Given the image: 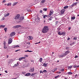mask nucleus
I'll return each mask as SVG.
<instances>
[{
	"mask_svg": "<svg viewBox=\"0 0 79 79\" xmlns=\"http://www.w3.org/2000/svg\"><path fill=\"white\" fill-rule=\"evenodd\" d=\"M59 76H60V75H58L57 76H56L54 77V78L55 79H57V78H58V77H59Z\"/></svg>",
	"mask_w": 79,
	"mask_h": 79,
	"instance_id": "31",
	"label": "nucleus"
},
{
	"mask_svg": "<svg viewBox=\"0 0 79 79\" xmlns=\"http://www.w3.org/2000/svg\"><path fill=\"white\" fill-rule=\"evenodd\" d=\"M64 69H62L61 70V71H64Z\"/></svg>",
	"mask_w": 79,
	"mask_h": 79,
	"instance_id": "49",
	"label": "nucleus"
},
{
	"mask_svg": "<svg viewBox=\"0 0 79 79\" xmlns=\"http://www.w3.org/2000/svg\"><path fill=\"white\" fill-rule=\"evenodd\" d=\"M71 29V27H69V30H70V29Z\"/></svg>",
	"mask_w": 79,
	"mask_h": 79,
	"instance_id": "61",
	"label": "nucleus"
},
{
	"mask_svg": "<svg viewBox=\"0 0 79 79\" xmlns=\"http://www.w3.org/2000/svg\"><path fill=\"white\" fill-rule=\"evenodd\" d=\"M18 2H14L13 4V6H15V5H16L17 3Z\"/></svg>",
	"mask_w": 79,
	"mask_h": 79,
	"instance_id": "25",
	"label": "nucleus"
},
{
	"mask_svg": "<svg viewBox=\"0 0 79 79\" xmlns=\"http://www.w3.org/2000/svg\"><path fill=\"white\" fill-rule=\"evenodd\" d=\"M23 60V59H22V58L21 57L20 58H19V61H21V60Z\"/></svg>",
	"mask_w": 79,
	"mask_h": 79,
	"instance_id": "42",
	"label": "nucleus"
},
{
	"mask_svg": "<svg viewBox=\"0 0 79 79\" xmlns=\"http://www.w3.org/2000/svg\"><path fill=\"white\" fill-rule=\"evenodd\" d=\"M4 30L5 31V32H6V31L7 30V28H5L4 29Z\"/></svg>",
	"mask_w": 79,
	"mask_h": 79,
	"instance_id": "44",
	"label": "nucleus"
},
{
	"mask_svg": "<svg viewBox=\"0 0 79 79\" xmlns=\"http://www.w3.org/2000/svg\"><path fill=\"white\" fill-rule=\"evenodd\" d=\"M53 10H51L50 11L49 15L50 16H51V15H53Z\"/></svg>",
	"mask_w": 79,
	"mask_h": 79,
	"instance_id": "10",
	"label": "nucleus"
},
{
	"mask_svg": "<svg viewBox=\"0 0 79 79\" xmlns=\"http://www.w3.org/2000/svg\"><path fill=\"white\" fill-rule=\"evenodd\" d=\"M55 71H56L54 69H52V72H55Z\"/></svg>",
	"mask_w": 79,
	"mask_h": 79,
	"instance_id": "48",
	"label": "nucleus"
},
{
	"mask_svg": "<svg viewBox=\"0 0 79 79\" xmlns=\"http://www.w3.org/2000/svg\"><path fill=\"white\" fill-rule=\"evenodd\" d=\"M5 27V25H1L0 26V28H2V27Z\"/></svg>",
	"mask_w": 79,
	"mask_h": 79,
	"instance_id": "22",
	"label": "nucleus"
},
{
	"mask_svg": "<svg viewBox=\"0 0 79 79\" xmlns=\"http://www.w3.org/2000/svg\"><path fill=\"white\" fill-rule=\"evenodd\" d=\"M31 39H32V37H31V36H29L28 40H31Z\"/></svg>",
	"mask_w": 79,
	"mask_h": 79,
	"instance_id": "34",
	"label": "nucleus"
},
{
	"mask_svg": "<svg viewBox=\"0 0 79 79\" xmlns=\"http://www.w3.org/2000/svg\"><path fill=\"white\" fill-rule=\"evenodd\" d=\"M24 19V17L23 16H21L20 17L19 20L18 21L17 23H22V21H23Z\"/></svg>",
	"mask_w": 79,
	"mask_h": 79,
	"instance_id": "2",
	"label": "nucleus"
},
{
	"mask_svg": "<svg viewBox=\"0 0 79 79\" xmlns=\"http://www.w3.org/2000/svg\"><path fill=\"white\" fill-rule=\"evenodd\" d=\"M65 19V18H64V17H63L62 18V21L63 22L64 21V20Z\"/></svg>",
	"mask_w": 79,
	"mask_h": 79,
	"instance_id": "23",
	"label": "nucleus"
},
{
	"mask_svg": "<svg viewBox=\"0 0 79 79\" xmlns=\"http://www.w3.org/2000/svg\"><path fill=\"white\" fill-rule=\"evenodd\" d=\"M31 61V62H33V63H34V60H32Z\"/></svg>",
	"mask_w": 79,
	"mask_h": 79,
	"instance_id": "64",
	"label": "nucleus"
},
{
	"mask_svg": "<svg viewBox=\"0 0 79 79\" xmlns=\"http://www.w3.org/2000/svg\"><path fill=\"white\" fill-rule=\"evenodd\" d=\"M13 61V60L12 59L10 60H9V63H11V62H12V61Z\"/></svg>",
	"mask_w": 79,
	"mask_h": 79,
	"instance_id": "30",
	"label": "nucleus"
},
{
	"mask_svg": "<svg viewBox=\"0 0 79 79\" xmlns=\"http://www.w3.org/2000/svg\"><path fill=\"white\" fill-rule=\"evenodd\" d=\"M69 51H66L65 52V53H63L64 56H66L68 53H69Z\"/></svg>",
	"mask_w": 79,
	"mask_h": 79,
	"instance_id": "4",
	"label": "nucleus"
},
{
	"mask_svg": "<svg viewBox=\"0 0 79 79\" xmlns=\"http://www.w3.org/2000/svg\"><path fill=\"white\" fill-rule=\"evenodd\" d=\"M35 74V73H32L31 75V76H34V75Z\"/></svg>",
	"mask_w": 79,
	"mask_h": 79,
	"instance_id": "45",
	"label": "nucleus"
},
{
	"mask_svg": "<svg viewBox=\"0 0 79 79\" xmlns=\"http://www.w3.org/2000/svg\"><path fill=\"white\" fill-rule=\"evenodd\" d=\"M25 73H26V72H22V73L23 74V75H25Z\"/></svg>",
	"mask_w": 79,
	"mask_h": 79,
	"instance_id": "37",
	"label": "nucleus"
},
{
	"mask_svg": "<svg viewBox=\"0 0 79 79\" xmlns=\"http://www.w3.org/2000/svg\"><path fill=\"white\" fill-rule=\"evenodd\" d=\"M48 64V63H47V64L44 63L43 64V66H45V67H46L47 66Z\"/></svg>",
	"mask_w": 79,
	"mask_h": 79,
	"instance_id": "18",
	"label": "nucleus"
},
{
	"mask_svg": "<svg viewBox=\"0 0 79 79\" xmlns=\"http://www.w3.org/2000/svg\"><path fill=\"white\" fill-rule=\"evenodd\" d=\"M71 19H76V17L75 16L73 17L72 18H71Z\"/></svg>",
	"mask_w": 79,
	"mask_h": 79,
	"instance_id": "27",
	"label": "nucleus"
},
{
	"mask_svg": "<svg viewBox=\"0 0 79 79\" xmlns=\"http://www.w3.org/2000/svg\"><path fill=\"white\" fill-rule=\"evenodd\" d=\"M19 66V64H18V62H17V63L15 64L13 66V67H16V66Z\"/></svg>",
	"mask_w": 79,
	"mask_h": 79,
	"instance_id": "13",
	"label": "nucleus"
},
{
	"mask_svg": "<svg viewBox=\"0 0 79 79\" xmlns=\"http://www.w3.org/2000/svg\"><path fill=\"white\" fill-rule=\"evenodd\" d=\"M12 41H13V40H12V39L11 38L9 39L8 42V44H11Z\"/></svg>",
	"mask_w": 79,
	"mask_h": 79,
	"instance_id": "6",
	"label": "nucleus"
},
{
	"mask_svg": "<svg viewBox=\"0 0 79 79\" xmlns=\"http://www.w3.org/2000/svg\"><path fill=\"white\" fill-rule=\"evenodd\" d=\"M66 50H69V47H66Z\"/></svg>",
	"mask_w": 79,
	"mask_h": 79,
	"instance_id": "46",
	"label": "nucleus"
},
{
	"mask_svg": "<svg viewBox=\"0 0 79 79\" xmlns=\"http://www.w3.org/2000/svg\"><path fill=\"white\" fill-rule=\"evenodd\" d=\"M27 11L28 12H30L31 11V10H29L28 9Z\"/></svg>",
	"mask_w": 79,
	"mask_h": 79,
	"instance_id": "47",
	"label": "nucleus"
},
{
	"mask_svg": "<svg viewBox=\"0 0 79 79\" xmlns=\"http://www.w3.org/2000/svg\"><path fill=\"white\" fill-rule=\"evenodd\" d=\"M76 76H77V74H76L75 78H76Z\"/></svg>",
	"mask_w": 79,
	"mask_h": 79,
	"instance_id": "62",
	"label": "nucleus"
},
{
	"mask_svg": "<svg viewBox=\"0 0 79 79\" xmlns=\"http://www.w3.org/2000/svg\"><path fill=\"white\" fill-rule=\"evenodd\" d=\"M43 73H47V70H44L43 71Z\"/></svg>",
	"mask_w": 79,
	"mask_h": 79,
	"instance_id": "35",
	"label": "nucleus"
},
{
	"mask_svg": "<svg viewBox=\"0 0 79 79\" xmlns=\"http://www.w3.org/2000/svg\"><path fill=\"white\" fill-rule=\"evenodd\" d=\"M6 56H7L6 58H8V57H9V56L7 55Z\"/></svg>",
	"mask_w": 79,
	"mask_h": 79,
	"instance_id": "63",
	"label": "nucleus"
},
{
	"mask_svg": "<svg viewBox=\"0 0 79 79\" xmlns=\"http://www.w3.org/2000/svg\"><path fill=\"white\" fill-rule=\"evenodd\" d=\"M42 60H43V59L42 58H40L39 59V61L40 62V63H42Z\"/></svg>",
	"mask_w": 79,
	"mask_h": 79,
	"instance_id": "21",
	"label": "nucleus"
},
{
	"mask_svg": "<svg viewBox=\"0 0 79 79\" xmlns=\"http://www.w3.org/2000/svg\"><path fill=\"white\" fill-rule=\"evenodd\" d=\"M4 48L5 49H6V45H4Z\"/></svg>",
	"mask_w": 79,
	"mask_h": 79,
	"instance_id": "43",
	"label": "nucleus"
},
{
	"mask_svg": "<svg viewBox=\"0 0 79 79\" xmlns=\"http://www.w3.org/2000/svg\"><path fill=\"white\" fill-rule=\"evenodd\" d=\"M34 67L32 68L29 71L30 72H34Z\"/></svg>",
	"mask_w": 79,
	"mask_h": 79,
	"instance_id": "12",
	"label": "nucleus"
},
{
	"mask_svg": "<svg viewBox=\"0 0 79 79\" xmlns=\"http://www.w3.org/2000/svg\"><path fill=\"white\" fill-rule=\"evenodd\" d=\"M15 35V32H12L10 34V35L11 37H13V36H14Z\"/></svg>",
	"mask_w": 79,
	"mask_h": 79,
	"instance_id": "7",
	"label": "nucleus"
},
{
	"mask_svg": "<svg viewBox=\"0 0 79 79\" xmlns=\"http://www.w3.org/2000/svg\"><path fill=\"white\" fill-rule=\"evenodd\" d=\"M59 58H61V57H62V58H63V57H64L65 56H64V55L63 53L62 54L60 55H59Z\"/></svg>",
	"mask_w": 79,
	"mask_h": 79,
	"instance_id": "9",
	"label": "nucleus"
},
{
	"mask_svg": "<svg viewBox=\"0 0 79 79\" xmlns=\"http://www.w3.org/2000/svg\"><path fill=\"white\" fill-rule=\"evenodd\" d=\"M16 47H19V46L18 45H13L12 46V48H16Z\"/></svg>",
	"mask_w": 79,
	"mask_h": 79,
	"instance_id": "11",
	"label": "nucleus"
},
{
	"mask_svg": "<svg viewBox=\"0 0 79 79\" xmlns=\"http://www.w3.org/2000/svg\"><path fill=\"white\" fill-rule=\"evenodd\" d=\"M77 67H79V66H75L74 65L73 66V68H77Z\"/></svg>",
	"mask_w": 79,
	"mask_h": 79,
	"instance_id": "32",
	"label": "nucleus"
},
{
	"mask_svg": "<svg viewBox=\"0 0 79 79\" xmlns=\"http://www.w3.org/2000/svg\"><path fill=\"white\" fill-rule=\"evenodd\" d=\"M48 30H49V29H48V27L45 26L44 27L42 31V32L43 33H47V32L48 31Z\"/></svg>",
	"mask_w": 79,
	"mask_h": 79,
	"instance_id": "1",
	"label": "nucleus"
},
{
	"mask_svg": "<svg viewBox=\"0 0 79 79\" xmlns=\"http://www.w3.org/2000/svg\"><path fill=\"white\" fill-rule=\"evenodd\" d=\"M49 21H51V20H52V18H49Z\"/></svg>",
	"mask_w": 79,
	"mask_h": 79,
	"instance_id": "50",
	"label": "nucleus"
},
{
	"mask_svg": "<svg viewBox=\"0 0 79 79\" xmlns=\"http://www.w3.org/2000/svg\"><path fill=\"white\" fill-rule=\"evenodd\" d=\"M60 29H61V28L60 27H58L57 28L58 31H60Z\"/></svg>",
	"mask_w": 79,
	"mask_h": 79,
	"instance_id": "36",
	"label": "nucleus"
},
{
	"mask_svg": "<svg viewBox=\"0 0 79 79\" xmlns=\"http://www.w3.org/2000/svg\"><path fill=\"white\" fill-rule=\"evenodd\" d=\"M70 40V38L69 37L67 39V40Z\"/></svg>",
	"mask_w": 79,
	"mask_h": 79,
	"instance_id": "56",
	"label": "nucleus"
},
{
	"mask_svg": "<svg viewBox=\"0 0 79 79\" xmlns=\"http://www.w3.org/2000/svg\"><path fill=\"white\" fill-rule=\"evenodd\" d=\"M30 75H31V73H27L25 75V76H30Z\"/></svg>",
	"mask_w": 79,
	"mask_h": 79,
	"instance_id": "16",
	"label": "nucleus"
},
{
	"mask_svg": "<svg viewBox=\"0 0 79 79\" xmlns=\"http://www.w3.org/2000/svg\"><path fill=\"white\" fill-rule=\"evenodd\" d=\"M3 44H4V45H6V42H4V43H3Z\"/></svg>",
	"mask_w": 79,
	"mask_h": 79,
	"instance_id": "52",
	"label": "nucleus"
},
{
	"mask_svg": "<svg viewBox=\"0 0 79 79\" xmlns=\"http://www.w3.org/2000/svg\"><path fill=\"white\" fill-rule=\"evenodd\" d=\"M40 42H38V43H35V45H37V44H40Z\"/></svg>",
	"mask_w": 79,
	"mask_h": 79,
	"instance_id": "39",
	"label": "nucleus"
},
{
	"mask_svg": "<svg viewBox=\"0 0 79 79\" xmlns=\"http://www.w3.org/2000/svg\"><path fill=\"white\" fill-rule=\"evenodd\" d=\"M73 40H77V37H74L73 38Z\"/></svg>",
	"mask_w": 79,
	"mask_h": 79,
	"instance_id": "38",
	"label": "nucleus"
},
{
	"mask_svg": "<svg viewBox=\"0 0 79 79\" xmlns=\"http://www.w3.org/2000/svg\"><path fill=\"white\" fill-rule=\"evenodd\" d=\"M6 2V1L4 0L2 1V3H5Z\"/></svg>",
	"mask_w": 79,
	"mask_h": 79,
	"instance_id": "51",
	"label": "nucleus"
},
{
	"mask_svg": "<svg viewBox=\"0 0 79 79\" xmlns=\"http://www.w3.org/2000/svg\"><path fill=\"white\" fill-rule=\"evenodd\" d=\"M45 0H42L41 1V2L40 3V5H42V3H45Z\"/></svg>",
	"mask_w": 79,
	"mask_h": 79,
	"instance_id": "15",
	"label": "nucleus"
},
{
	"mask_svg": "<svg viewBox=\"0 0 79 79\" xmlns=\"http://www.w3.org/2000/svg\"><path fill=\"white\" fill-rule=\"evenodd\" d=\"M58 35H62L61 34V31H57Z\"/></svg>",
	"mask_w": 79,
	"mask_h": 79,
	"instance_id": "19",
	"label": "nucleus"
},
{
	"mask_svg": "<svg viewBox=\"0 0 79 79\" xmlns=\"http://www.w3.org/2000/svg\"><path fill=\"white\" fill-rule=\"evenodd\" d=\"M27 44H30V43L29 42H28L27 43Z\"/></svg>",
	"mask_w": 79,
	"mask_h": 79,
	"instance_id": "57",
	"label": "nucleus"
},
{
	"mask_svg": "<svg viewBox=\"0 0 79 79\" xmlns=\"http://www.w3.org/2000/svg\"><path fill=\"white\" fill-rule=\"evenodd\" d=\"M21 27V25H18L13 27V28H18V27Z\"/></svg>",
	"mask_w": 79,
	"mask_h": 79,
	"instance_id": "8",
	"label": "nucleus"
},
{
	"mask_svg": "<svg viewBox=\"0 0 79 79\" xmlns=\"http://www.w3.org/2000/svg\"><path fill=\"white\" fill-rule=\"evenodd\" d=\"M40 73H44V72L42 71H40Z\"/></svg>",
	"mask_w": 79,
	"mask_h": 79,
	"instance_id": "60",
	"label": "nucleus"
},
{
	"mask_svg": "<svg viewBox=\"0 0 79 79\" xmlns=\"http://www.w3.org/2000/svg\"><path fill=\"white\" fill-rule=\"evenodd\" d=\"M47 8H44L43 9L44 11H47Z\"/></svg>",
	"mask_w": 79,
	"mask_h": 79,
	"instance_id": "40",
	"label": "nucleus"
},
{
	"mask_svg": "<svg viewBox=\"0 0 79 79\" xmlns=\"http://www.w3.org/2000/svg\"><path fill=\"white\" fill-rule=\"evenodd\" d=\"M9 15H10V13H7V14H6L5 16L4 17H6L7 16H9Z\"/></svg>",
	"mask_w": 79,
	"mask_h": 79,
	"instance_id": "17",
	"label": "nucleus"
},
{
	"mask_svg": "<svg viewBox=\"0 0 79 79\" xmlns=\"http://www.w3.org/2000/svg\"><path fill=\"white\" fill-rule=\"evenodd\" d=\"M40 13H42V10H40Z\"/></svg>",
	"mask_w": 79,
	"mask_h": 79,
	"instance_id": "59",
	"label": "nucleus"
},
{
	"mask_svg": "<svg viewBox=\"0 0 79 79\" xmlns=\"http://www.w3.org/2000/svg\"><path fill=\"white\" fill-rule=\"evenodd\" d=\"M58 21H56V25L57 24H58Z\"/></svg>",
	"mask_w": 79,
	"mask_h": 79,
	"instance_id": "41",
	"label": "nucleus"
},
{
	"mask_svg": "<svg viewBox=\"0 0 79 79\" xmlns=\"http://www.w3.org/2000/svg\"><path fill=\"white\" fill-rule=\"evenodd\" d=\"M65 11V9H63L62 10L60 11V15H62L63 14H64V11Z\"/></svg>",
	"mask_w": 79,
	"mask_h": 79,
	"instance_id": "5",
	"label": "nucleus"
},
{
	"mask_svg": "<svg viewBox=\"0 0 79 79\" xmlns=\"http://www.w3.org/2000/svg\"><path fill=\"white\" fill-rule=\"evenodd\" d=\"M19 50H20V49H19V50H16V51H15V52H18V51H19Z\"/></svg>",
	"mask_w": 79,
	"mask_h": 79,
	"instance_id": "55",
	"label": "nucleus"
},
{
	"mask_svg": "<svg viewBox=\"0 0 79 79\" xmlns=\"http://www.w3.org/2000/svg\"><path fill=\"white\" fill-rule=\"evenodd\" d=\"M73 74V73L71 72H69L68 73V74H69V75H71Z\"/></svg>",
	"mask_w": 79,
	"mask_h": 79,
	"instance_id": "24",
	"label": "nucleus"
},
{
	"mask_svg": "<svg viewBox=\"0 0 79 79\" xmlns=\"http://www.w3.org/2000/svg\"><path fill=\"white\" fill-rule=\"evenodd\" d=\"M68 7H69L68 6H64V9H66V8H68Z\"/></svg>",
	"mask_w": 79,
	"mask_h": 79,
	"instance_id": "29",
	"label": "nucleus"
},
{
	"mask_svg": "<svg viewBox=\"0 0 79 79\" xmlns=\"http://www.w3.org/2000/svg\"><path fill=\"white\" fill-rule=\"evenodd\" d=\"M72 68V66H68V69H71Z\"/></svg>",
	"mask_w": 79,
	"mask_h": 79,
	"instance_id": "26",
	"label": "nucleus"
},
{
	"mask_svg": "<svg viewBox=\"0 0 79 79\" xmlns=\"http://www.w3.org/2000/svg\"><path fill=\"white\" fill-rule=\"evenodd\" d=\"M61 34L62 35H64L66 34V32H65V31H61Z\"/></svg>",
	"mask_w": 79,
	"mask_h": 79,
	"instance_id": "20",
	"label": "nucleus"
},
{
	"mask_svg": "<svg viewBox=\"0 0 79 79\" xmlns=\"http://www.w3.org/2000/svg\"><path fill=\"white\" fill-rule=\"evenodd\" d=\"M77 2L74 3L73 4H72V7H73V6H76V5H77Z\"/></svg>",
	"mask_w": 79,
	"mask_h": 79,
	"instance_id": "14",
	"label": "nucleus"
},
{
	"mask_svg": "<svg viewBox=\"0 0 79 79\" xmlns=\"http://www.w3.org/2000/svg\"><path fill=\"white\" fill-rule=\"evenodd\" d=\"M75 58H78V56H75Z\"/></svg>",
	"mask_w": 79,
	"mask_h": 79,
	"instance_id": "54",
	"label": "nucleus"
},
{
	"mask_svg": "<svg viewBox=\"0 0 79 79\" xmlns=\"http://www.w3.org/2000/svg\"><path fill=\"white\" fill-rule=\"evenodd\" d=\"M2 20H4V19H5V17H3V18H2Z\"/></svg>",
	"mask_w": 79,
	"mask_h": 79,
	"instance_id": "58",
	"label": "nucleus"
},
{
	"mask_svg": "<svg viewBox=\"0 0 79 79\" xmlns=\"http://www.w3.org/2000/svg\"><path fill=\"white\" fill-rule=\"evenodd\" d=\"M11 3H8L7 4V6H10H10H11Z\"/></svg>",
	"mask_w": 79,
	"mask_h": 79,
	"instance_id": "33",
	"label": "nucleus"
},
{
	"mask_svg": "<svg viewBox=\"0 0 79 79\" xmlns=\"http://www.w3.org/2000/svg\"><path fill=\"white\" fill-rule=\"evenodd\" d=\"M20 18V15L19 14H17L16 16H15V20H17L18 21H19Z\"/></svg>",
	"mask_w": 79,
	"mask_h": 79,
	"instance_id": "3",
	"label": "nucleus"
},
{
	"mask_svg": "<svg viewBox=\"0 0 79 79\" xmlns=\"http://www.w3.org/2000/svg\"><path fill=\"white\" fill-rule=\"evenodd\" d=\"M25 57H28V56H27V55H25L24 56Z\"/></svg>",
	"mask_w": 79,
	"mask_h": 79,
	"instance_id": "53",
	"label": "nucleus"
},
{
	"mask_svg": "<svg viewBox=\"0 0 79 79\" xmlns=\"http://www.w3.org/2000/svg\"><path fill=\"white\" fill-rule=\"evenodd\" d=\"M48 17V15H45L44 16H43V18H47V17Z\"/></svg>",
	"mask_w": 79,
	"mask_h": 79,
	"instance_id": "28",
	"label": "nucleus"
}]
</instances>
